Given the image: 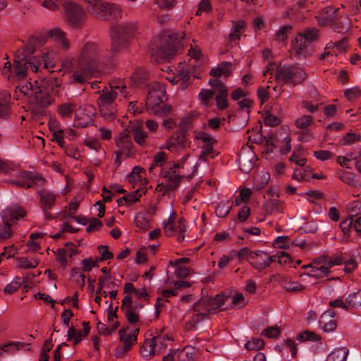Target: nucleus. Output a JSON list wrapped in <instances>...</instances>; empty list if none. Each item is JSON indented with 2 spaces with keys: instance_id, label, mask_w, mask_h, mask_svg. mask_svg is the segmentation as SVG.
Returning <instances> with one entry per match:
<instances>
[{
  "instance_id": "obj_22",
  "label": "nucleus",
  "mask_w": 361,
  "mask_h": 361,
  "mask_svg": "<svg viewBox=\"0 0 361 361\" xmlns=\"http://www.w3.org/2000/svg\"><path fill=\"white\" fill-rule=\"evenodd\" d=\"M77 105L73 102H66L58 105L56 112L60 118L64 121L72 118L73 113H75Z\"/></svg>"
},
{
  "instance_id": "obj_25",
  "label": "nucleus",
  "mask_w": 361,
  "mask_h": 361,
  "mask_svg": "<svg viewBox=\"0 0 361 361\" xmlns=\"http://www.w3.org/2000/svg\"><path fill=\"white\" fill-rule=\"evenodd\" d=\"M149 339L152 343L153 347L155 349V353L160 354L166 348L167 343L171 340V338L167 335L157 333V335L153 336Z\"/></svg>"
},
{
  "instance_id": "obj_34",
  "label": "nucleus",
  "mask_w": 361,
  "mask_h": 361,
  "mask_svg": "<svg viewBox=\"0 0 361 361\" xmlns=\"http://www.w3.org/2000/svg\"><path fill=\"white\" fill-rule=\"evenodd\" d=\"M349 350L346 348H337L327 356L326 361H346Z\"/></svg>"
},
{
  "instance_id": "obj_11",
  "label": "nucleus",
  "mask_w": 361,
  "mask_h": 361,
  "mask_svg": "<svg viewBox=\"0 0 361 361\" xmlns=\"http://www.w3.org/2000/svg\"><path fill=\"white\" fill-rule=\"evenodd\" d=\"M18 180H8L6 183L18 187L30 188L35 186L41 187L44 183V178L37 173L20 171L16 174Z\"/></svg>"
},
{
  "instance_id": "obj_36",
  "label": "nucleus",
  "mask_w": 361,
  "mask_h": 361,
  "mask_svg": "<svg viewBox=\"0 0 361 361\" xmlns=\"http://www.w3.org/2000/svg\"><path fill=\"white\" fill-rule=\"evenodd\" d=\"M228 95V89L217 90V92L215 97V101L216 102V106L219 110L226 109L228 104L227 97Z\"/></svg>"
},
{
  "instance_id": "obj_33",
  "label": "nucleus",
  "mask_w": 361,
  "mask_h": 361,
  "mask_svg": "<svg viewBox=\"0 0 361 361\" xmlns=\"http://www.w3.org/2000/svg\"><path fill=\"white\" fill-rule=\"evenodd\" d=\"M91 122V118L88 114L85 113V109L80 108L78 112L75 113V124L77 128L87 127Z\"/></svg>"
},
{
  "instance_id": "obj_57",
  "label": "nucleus",
  "mask_w": 361,
  "mask_h": 361,
  "mask_svg": "<svg viewBox=\"0 0 361 361\" xmlns=\"http://www.w3.org/2000/svg\"><path fill=\"white\" fill-rule=\"evenodd\" d=\"M281 332L280 327L278 326H269L266 328L262 332V336L267 338H277Z\"/></svg>"
},
{
  "instance_id": "obj_30",
  "label": "nucleus",
  "mask_w": 361,
  "mask_h": 361,
  "mask_svg": "<svg viewBox=\"0 0 361 361\" xmlns=\"http://www.w3.org/2000/svg\"><path fill=\"white\" fill-rule=\"evenodd\" d=\"M194 138L203 144L202 149H205L206 147L214 148V145L216 142L213 137L204 131H195Z\"/></svg>"
},
{
  "instance_id": "obj_32",
  "label": "nucleus",
  "mask_w": 361,
  "mask_h": 361,
  "mask_svg": "<svg viewBox=\"0 0 361 361\" xmlns=\"http://www.w3.org/2000/svg\"><path fill=\"white\" fill-rule=\"evenodd\" d=\"M209 311L211 314H214L217 311L224 310L223 307L225 303V299L223 296L216 295L214 298H207Z\"/></svg>"
},
{
  "instance_id": "obj_21",
  "label": "nucleus",
  "mask_w": 361,
  "mask_h": 361,
  "mask_svg": "<svg viewBox=\"0 0 361 361\" xmlns=\"http://www.w3.org/2000/svg\"><path fill=\"white\" fill-rule=\"evenodd\" d=\"M317 37L318 33L316 29L307 30L303 35H300L298 37L295 38V44H294L295 48L298 47L300 51L298 52L300 53V51L305 49V43L306 41L313 42L317 39Z\"/></svg>"
},
{
  "instance_id": "obj_55",
  "label": "nucleus",
  "mask_w": 361,
  "mask_h": 361,
  "mask_svg": "<svg viewBox=\"0 0 361 361\" xmlns=\"http://www.w3.org/2000/svg\"><path fill=\"white\" fill-rule=\"evenodd\" d=\"M247 304L244 295L242 293H236L233 296L231 307L233 309H240Z\"/></svg>"
},
{
  "instance_id": "obj_15",
  "label": "nucleus",
  "mask_w": 361,
  "mask_h": 361,
  "mask_svg": "<svg viewBox=\"0 0 361 361\" xmlns=\"http://www.w3.org/2000/svg\"><path fill=\"white\" fill-rule=\"evenodd\" d=\"M46 35L56 42L60 49L68 50L70 48V42L66 32L59 27H54L47 30Z\"/></svg>"
},
{
  "instance_id": "obj_24",
  "label": "nucleus",
  "mask_w": 361,
  "mask_h": 361,
  "mask_svg": "<svg viewBox=\"0 0 361 361\" xmlns=\"http://www.w3.org/2000/svg\"><path fill=\"white\" fill-rule=\"evenodd\" d=\"M190 79V73L185 69H180L174 76L169 78L170 82L173 85L180 83V87L183 90L188 87Z\"/></svg>"
},
{
  "instance_id": "obj_19",
  "label": "nucleus",
  "mask_w": 361,
  "mask_h": 361,
  "mask_svg": "<svg viewBox=\"0 0 361 361\" xmlns=\"http://www.w3.org/2000/svg\"><path fill=\"white\" fill-rule=\"evenodd\" d=\"M319 324L322 325V329L325 332L329 333L334 331L336 329L337 323L333 312L331 310L325 312L321 316Z\"/></svg>"
},
{
  "instance_id": "obj_28",
  "label": "nucleus",
  "mask_w": 361,
  "mask_h": 361,
  "mask_svg": "<svg viewBox=\"0 0 361 361\" xmlns=\"http://www.w3.org/2000/svg\"><path fill=\"white\" fill-rule=\"evenodd\" d=\"M231 63L224 62L210 71V75L216 78L224 76L228 78L231 75Z\"/></svg>"
},
{
  "instance_id": "obj_63",
  "label": "nucleus",
  "mask_w": 361,
  "mask_h": 361,
  "mask_svg": "<svg viewBox=\"0 0 361 361\" xmlns=\"http://www.w3.org/2000/svg\"><path fill=\"white\" fill-rule=\"evenodd\" d=\"M23 345L20 343H10L1 346V349L2 350V353H13L16 352V350H18L20 348L22 347Z\"/></svg>"
},
{
  "instance_id": "obj_44",
  "label": "nucleus",
  "mask_w": 361,
  "mask_h": 361,
  "mask_svg": "<svg viewBox=\"0 0 361 361\" xmlns=\"http://www.w3.org/2000/svg\"><path fill=\"white\" fill-rule=\"evenodd\" d=\"M312 169L309 166L304 169H295L292 178L297 180H305L310 178Z\"/></svg>"
},
{
  "instance_id": "obj_23",
  "label": "nucleus",
  "mask_w": 361,
  "mask_h": 361,
  "mask_svg": "<svg viewBox=\"0 0 361 361\" xmlns=\"http://www.w3.org/2000/svg\"><path fill=\"white\" fill-rule=\"evenodd\" d=\"M106 3L102 1H94L92 4L90 3L87 10L94 17L104 20L106 18Z\"/></svg>"
},
{
  "instance_id": "obj_4",
  "label": "nucleus",
  "mask_w": 361,
  "mask_h": 361,
  "mask_svg": "<svg viewBox=\"0 0 361 361\" xmlns=\"http://www.w3.org/2000/svg\"><path fill=\"white\" fill-rule=\"evenodd\" d=\"M35 50L32 47L27 45L25 48L18 49L15 54L13 67L11 68L10 62L4 64L3 74L7 75L8 79L20 80L25 78L30 69L32 72L38 71L39 66L36 65L35 60L31 59V54Z\"/></svg>"
},
{
  "instance_id": "obj_7",
  "label": "nucleus",
  "mask_w": 361,
  "mask_h": 361,
  "mask_svg": "<svg viewBox=\"0 0 361 361\" xmlns=\"http://www.w3.org/2000/svg\"><path fill=\"white\" fill-rule=\"evenodd\" d=\"M279 82L291 84L295 86L306 80L307 74L299 65L279 66L274 73Z\"/></svg>"
},
{
  "instance_id": "obj_1",
  "label": "nucleus",
  "mask_w": 361,
  "mask_h": 361,
  "mask_svg": "<svg viewBox=\"0 0 361 361\" xmlns=\"http://www.w3.org/2000/svg\"><path fill=\"white\" fill-rule=\"evenodd\" d=\"M111 51L103 44L95 42H87L81 47L77 61L78 67L74 70L75 82H85L93 71L107 64L111 58Z\"/></svg>"
},
{
  "instance_id": "obj_56",
  "label": "nucleus",
  "mask_w": 361,
  "mask_h": 361,
  "mask_svg": "<svg viewBox=\"0 0 361 361\" xmlns=\"http://www.w3.org/2000/svg\"><path fill=\"white\" fill-rule=\"evenodd\" d=\"M343 263V257L338 255H334L331 257H326L324 260V264L329 267V269L334 266H338Z\"/></svg>"
},
{
  "instance_id": "obj_18",
  "label": "nucleus",
  "mask_w": 361,
  "mask_h": 361,
  "mask_svg": "<svg viewBox=\"0 0 361 361\" xmlns=\"http://www.w3.org/2000/svg\"><path fill=\"white\" fill-rule=\"evenodd\" d=\"M161 176L166 179L169 190L176 189L183 178V175L180 173H175L173 171L166 169L161 170Z\"/></svg>"
},
{
  "instance_id": "obj_37",
  "label": "nucleus",
  "mask_w": 361,
  "mask_h": 361,
  "mask_svg": "<svg viewBox=\"0 0 361 361\" xmlns=\"http://www.w3.org/2000/svg\"><path fill=\"white\" fill-rule=\"evenodd\" d=\"M175 226L176 227V233L175 235H177V240L178 242L183 241L188 233V226L187 225L186 221L183 218H181L178 222L175 221Z\"/></svg>"
},
{
  "instance_id": "obj_9",
  "label": "nucleus",
  "mask_w": 361,
  "mask_h": 361,
  "mask_svg": "<svg viewBox=\"0 0 361 361\" xmlns=\"http://www.w3.org/2000/svg\"><path fill=\"white\" fill-rule=\"evenodd\" d=\"M185 37V32L175 33L169 35V38L157 50V56L161 59H168L175 56L181 48V40Z\"/></svg>"
},
{
  "instance_id": "obj_42",
  "label": "nucleus",
  "mask_w": 361,
  "mask_h": 361,
  "mask_svg": "<svg viewBox=\"0 0 361 361\" xmlns=\"http://www.w3.org/2000/svg\"><path fill=\"white\" fill-rule=\"evenodd\" d=\"M345 302L348 306L357 308L361 307V290L349 294L345 298Z\"/></svg>"
},
{
  "instance_id": "obj_62",
  "label": "nucleus",
  "mask_w": 361,
  "mask_h": 361,
  "mask_svg": "<svg viewBox=\"0 0 361 361\" xmlns=\"http://www.w3.org/2000/svg\"><path fill=\"white\" fill-rule=\"evenodd\" d=\"M140 197H141V194L139 192V189H137L134 192L125 196L126 204L128 206H130L132 204H133L134 202L139 201Z\"/></svg>"
},
{
  "instance_id": "obj_41",
  "label": "nucleus",
  "mask_w": 361,
  "mask_h": 361,
  "mask_svg": "<svg viewBox=\"0 0 361 361\" xmlns=\"http://www.w3.org/2000/svg\"><path fill=\"white\" fill-rule=\"evenodd\" d=\"M296 340L299 342L310 341L321 343L320 336L313 331H310L307 330L298 334L296 336Z\"/></svg>"
},
{
  "instance_id": "obj_49",
  "label": "nucleus",
  "mask_w": 361,
  "mask_h": 361,
  "mask_svg": "<svg viewBox=\"0 0 361 361\" xmlns=\"http://www.w3.org/2000/svg\"><path fill=\"white\" fill-rule=\"evenodd\" d=\"M313 122V118L311 116L303 115L298 118L295 121V125L297 128L305 130L307 129Z\"/></svg>"
},
{
  "instance_id": "obj_35",
  "label": "nucleus",
  "mask_w": 361,
  "mask_h": 361,
  "mask_svg": "<svg viewBox=\"0 0 361 361\" xmlns=\"http://www.w3.org/2000/svg\"><path fill=\"white\" fill-rule=\"evenodd\" d=\"M134 221L137 227L147 230L150 228L151 216L147 212H140L135 215Z\"/></svg>"
},
{
  "instance_id": "obj_53",
  "label": "nucleus",
  "mask_w": 361,
  "mask_h": 361,
  "mask_svg": "<svg viewBox=\"0 0 361 361\" xmlns=\"http://www.w3.org/2000/svg\"><path fill=\"white\" fill-rule=\"evenodd\" d=\"M147 78V73L144 68L140 67L135 69L132 75V79L135 83L145 81Z\"/></svg>"
},
{
  "instance_id": "obj_43",
  "label": "nucleus",
  "mask_w": 361,
  "mask_h": 361,
  "mask_svg": "<svg viewBox=\"0 0 361 361\" xmlns=\"http://www.w3.org/2000/svg\"><path fill=\"white\" fill-rule=\"evenodd\" d=\"M195 348L192 346H186L178 352V357L180 361H193Z\"/></svg>"
},
{
  "instance_id": "obj_5",
  "label": "nucleus",
  "mask_w": 361,
  "mask_h": 361,
  "mask_svg": "<svg viewBox=\"0 0 361 361\" xmlns=\"http://www.w3.org/2000/svg\"><path fill=\"white\" fill-rule=\"evenodd\" d=\"M138 34V26L135 22H123L113 25L109 32L111 51L116 53L127 49Z\"/></svg>"
},
{
  "instance_id": "obj_10",
  "label": "nucleus",
  "mask_w": 361,
  "mask_h": 361,
  "mask_svg": "<svg viewBox=\"0 0 361 361\" xmlns=\"http://www.w3.org/2000/svg\"><path fill=\"white\" fill-rule=\"evenodd\" d=\"M339 9L338 8H334L330 6L324 8L320 13L319 22L324 25H331L335 31L343 33L348 30L350 27V23L347 18H345L340 25L338 22V12Z\"/></svg>"
},
{
  "instance_id": "obj_50",
  "label": "nucleus",
  "mask_w": 361,
  "mask_h": 361,
  "mask_svg": "<svg viewBox=\"0 0 361 361\" xmlns=\"http://www.w3.org/2000/svg\"><path fill=\"white\" fill-rule=\"evenodd\" d=\"M167 159L168 156L164 152H158L154 156L153 164L152 166L149 168V170L152 171L154 166H162L166 161Z\"/></svg>"
},
{
  "instance_id": "obj_14",
  "label": "nucleus",
  "mask_w": 361,
  "mask_h": 361,
  "mask_svg": "<svg viewBox=\"0 0 361 361\" xmlns=\"http://www.w3.org/2000/svg\"><path fill=\"white\" fill-rule=\"evenodd\" d=\"M273 262H276V257L269 256L264 251L258 250L250 254V263L259 271L269 267Z\"/></svg>"
},
{
  "instance_id": "obj_46",
  "label": "nucleus",
  "mask_w": 361,
  "mask_h": 361,
  "mask_svg": "<svg viewBox=\"0 0 361 361\" xmlns=\"http://www.w3.org/2000/svg\"><path fill=\"white\" fill-rule=\"evenodd\" d=\"M176 216L175 214L169 216L167 222L164 224V231L166 235L171 236L176 233V227L175 226Z\"/></svg>"
},
{
  "instance_id": "obj_6",
  "label": "nucleus",
  "mask_w": 361,
  "mask_h": 361,
  "mask_svg": "<svg viewBox=\"0 0 361 361\" xmlns=\"http://www.w3.org/2000/svg\"><path fill=\"white\" fill-rule=\"evenodd\" d=\"M164 95L165 90L161 84L153 82L150 85L147 105L156 115L161 117L166 116L171 111V106L163 102Z\"/></svg>"
},
{
  "instance_id": "obj_60",
  "label": "nucleus",
  "mask_w": 361,
  "mask_h": 361,
  "mask_svg": "<svg viewBox=\"0 0 361 361\" xmlns=\"http://www.w3.org/2000/svg\"><path fill=\"white\" fill-rule=\"evenodd\" d=\"M269 178V176L267 173L258 174L254 178L255 184L258 189L262 188L267 184Z\"/></svg>"
},
{
  "instance_id": "obj_17",
  "label": "nucleus",
  "mask_w": 361,
  "mask_h": 361,
  "mask_svg": "<svg viewBox=\"0 0 361 361\" xmlns=\"http://www.w3.org/2000/svg\"><path fill=\"white\" fill-rule=\"evenodd\" d=\"M194 312L195 314L192 317V320L195 323L200 322L211 314L209 311L207 298H201L194 305Z\"/></svg>"
},
{
  "instance_id": "obj_64",
  "label": "nucleus",
  "mask_w": 361,
  "mask_h": 361,
  "mask_svg": "<svg viewBox=\"0 0 361 361\" xmlns=\"http://www.w3.org/2000/svg\"><path fill=\"white\" fill-rule=\"evenodd\" d=\"M81 264L82 265V271L85 272L90 271L93 267L97 266V262L92 258L82 259Z\"/></svg>"
},
{
  "instance_id": "obj_51",
  "label": "nucleus",
  "mask_w": 361,
  "mask_h": 361,
  "mask_svg": "<svg viewBox=\"0 0 361 361\" xmlns=\"http://www.w3.org/2000/svg\"><path fill=\"white\" fill-rule=\"evenodd\" d=\"M68 341L74 339V345H77L82 338V331H78L73 326L69 327L67 334Z\"/></svg>"
},
{
  "instance_id": "obj_47",
  "label": "nucleus",
  "mask_w": 361,
  "mask_h": 361,
  "mask_svg": "<svg viewBox=\"0 0 361 361\" xmlns=\"http://www.w3.org/2000/svg\"><path fill=\"white\" fill-rule=\"evenodd\" d=\"M18 266L23 269H32L38 266L39 261L37 259H27L26 257H20L17 260Z\"/></svg>"
},
{
  "instance_id": "obj_54",
  "label": "nucleus",
  "mask_w": 361,
  "mask_h": 361,
  "mask_svg": "<svg viewBox=\"0 0 361 361\" xmlns=\"http://www.w3.org/2000/svg\"><path fill=\"white\" fill-rule=\"evenodd\" d=\"M291 28L292 26L290 25L282 26L275 34V40L279 42H284L287 39L288 32Z\"/></svg>"
},
{
  "instance_id": "obj_45",
  "label": "nucleus",
  "mask_w": 361,
  "mask_h": 361,
  "mask_svg": "<svg viewBox=\"0 0 361 361\" xmlns=\"http://www.w3.org/2000/svg\"><path fill=\"white\" fill-rule=\"evenodd\" d=\"M140 351L142 357L146 359H149L152 355L157 354L155 353V349L153 347L152 343L149 338H146L140 348Z\"/></svg>"
},
{
  "instance_id": "obj_52",
  "label": "nucleus",
  "mask_w": 361,
  "mask_h": 361,
  "mask_svg": "<svg viewBox=\"0 0 361 361\" xmlns=\"http://www.w3.org/2000/svg\"><path fill=\"white\" fill-rule=\"evenodd\" d=\"M264 342L260 338H253L245 344V348L248 350H259L264 348Z\"/></svg>"
},
{
  "instance_id": "obj_38",
  "label": "nucleus",
  "mask_w": 361,
  "mask_h": 361,
  "mask_svg": "<svg viewBox=\"0 0 361 361\" xmlns=\"http://www.w3.org/2000/svg\"><path fill=\"white\" fill-rule=\"evenodd\" d=\"M106 18L104 20H110L121 16V8L118 5L114 4L106 3Z\"/></svg>"
},
{
  "instance_id": "obj_8",
  "label": "nucleus",
  "mask_w": 361,
  "mask_h": 361,
  "mask_svg": "<svg viewBox=\"0 0 361 361\" xmlns=\"http://www.w3.org/2000/svg\"><path fill=\"white\" fill-rule=\"evenodd\" d=\"M25 215L26 211L22 206L14 205L4 209L1 213L4 225H0V240L11 238L13 231L10 226Z\"/></svg>"
},
{
  "instance_id": "obj_59",
  "label": "nucleus",
  "mask_w": 361,
  "mask_h": 361,
  "mask_svg": "<svg viewBox=\"0 0 361 361\" xmlns=\"http://www.w3.org/2000/svg\"><path fill=\"white\" fill-rule=\"evenodd\" d=\"M360 140L361 136L360 134H355L351 132L346 133L345 135L342 139L343 145H351L355 142H359Z\"/></svg>"
},
{
  "instance_id": "obj_2",
  "label": "nucleus",
  "mask_w": 361,
  "mask_h": 361,
  "mask_svg": "<svg viewBox=\"0 0 361 361\" xmlns=\"http://www.w3.org/2000/svg\"><path fill=\"white\" fill-rule=\"evenodd\" d=\"M62 81L60 78L51 76L39 80L34 84L26 82L17 87L18 90L27 96L36 114H42L44 109L50 106L54 101V96L60 92Z\"/></svg>"
},
{
  "instance_id": "obj_26",
  "label": "nucleus",
  "mask_w": 361,
  "mask_h": 361,
  "mask_svg": "<svg viewBox=\"0 0 361 361\" xmlns=\"http://www.w3.org/2000/svg\"><path fill=\"white\" fill-rule=\"evenodd\" d=\"M190 141L185 136H178L176 139L171 140L166 146V148L170 151L175 149H184L190 147Z\"/></svg>"
},
{
  "instance_id": "obj_12",
  "label": "nucleus",
  "mask_w": 361,
  "mask_h": 361,
  "mask_svg": "<svg viewBox=\"0 0 361 361\" xmlns=\"http://www.w3.org/2000/svg\"><path fill=\"white\" fill-rule=\"evenodd\" d=\"M65 18L67 23L73 27L82 25L85 20L84 10L78 4L68 1L64 4Z\"/></svg>"
},
{
  "instance_id": "obj_61",
  "label": "nucleus",
  "mask_w": 361,
  "mask_h": 361,
  "mask_svg": "<svg viewBox=\"0 0 361 361\" xmlns=\"http://www.w3.org/2000/svg\"><path fill=\"white\" fill-rule=\"evenodd\" d=\"M361 94V91L357 87L347 89L344 92L345 97L349 101H353L358 98Z\"/></svg>"
},
{
  "instance_id": "obj_31",
  "label": "nucleus",
  "mask_w": 361,
  "mask_h": 361,
  "mask_svg": "<svg viewBox=\"0 0 361 361\" xmlns=\"http://www.w3.org/2000/svg\"><path fill=\"white\" fill-rule=\"evenodd\" d=\"M305 269H309V271L307 273L308 276H311L315 279H321L324 276H326L330 273L329 267L326 266L324 263V265L320 267H313L311 264H308L307 266L303 267Z\"/></svg>"
},
{
  "instance_id": "obj_13",
  "label": "nucleus",
  "mask_w": 361,
  "mask_h": 361,
  "mask_svg": "<svg viewBox=\"0 0 361 361\" xmlns=\"http://www.w3.org/2000/svg\"><path fill=\"white\" fill-rule=\"evenodd\" d=\"M116 144L118 149L115 152V163L119 166L123 160L130 157L133 143L128 135H123L116 140Z\"/></svg>"
},
{
  "instance_id": "obj_16",
  "label": "nucleus",
  "mask_w": 361,
  "mask_h": 361,
  "mask_svg": "<svg viewBox=\"0 0 361 361\" xmlns=\"http://www.w3.org/2000/svg\"><path fill=\"white\" fill-rule=\"evenodd\" d=\"M140 329H130L128 327L121 328L119 331V340L125 346L126 350H130L131 347L137 342V337Z\"/></svg>"
},
{
  "instance_id": "obj_3",
  "label": "nucleus",
  "mask_w": 361,
  "mask_h": 361,
  "mask_svg": "<svg viewBox=\"0 0 361 361\" xmlns=\"http://www.w3.org/2000/svg\"><path fill=\"white\" fill-rule=\"evenodd\" d=\"M99 94L97 103L99 114L106 121H113L117 116V102L121 101V97L128 98L130 94V88L124 81H113L109 87H104Z\"/></svg>"
},
{
  "instance_id": "obj_48",
  "label": "nucleus",
  "mask_w": 361,
  "mask_h": 361,
  "mask_svg": "<svg viewBox=\"0 0 361 361\" xmlns=\"http://www.w3.org/2000/svg\"><path fill=\"white\" fill-rule=\"evenodd\" d=\"M10 97L6 94H0V117H5L9 113Z\"/></svg>"
},
{
  "instance_id": "obj_27",
  "label": "nucleus",
  "mask_w": 361,
  "mask_h": 361,
  "mask_svg": "<svg viewBox=\"0 0 361 361\" xmlns=\"http://www.w3.org/2000/svg\"><path fill=\"white\" fill-rule=\"evenodd\" d=\"M306 243L304 240H293L292 242L290 241V239L287 236H279L277 237L274 241V245L276 247L279 248H288L290 245H295V246H299L301 247H303L305 245Z\"/></svg>"
},
{
  "instance_id": "obj_58",
  "label": "nucleus",
  "mask_w": 361,
  "mask_h": 361,
  "mask_svg": "<svg viewBox=\"0 0 361 361\" xmlns=\"http://www.w3.org/2000/svg\"><path fill=\"white\" fill-rule=\"evenodd\" d=\"M283 288L290 292H298L304 288V286L298 281H288L283 283Z\"/></svg>"
},
{
  "instance_id": "obj_20",
  "label": "nucleus",
  "mask_w": 361,
  "mask_h": 361,
  "mask_svg": "<svg viewBox=\"0 0 361 361\" xmlns=\"http://www.w3.org/2000/svg\"><path fill=\"white\" fill-rule=\"evenodd\" d=\"M40 196L41 208L42 210L51 209L56 200V195L48 190L38 192Z\"/></svg>"
},
{
  "instance_id": "obj_29",
  "label": "nucleus",
  "mask_w": 361,
  "mask_h": 361,
  "mask_svg": "<svg viewBox=\"0 0 361 361\" xmlns=\"http://www.w3.org/2000/svg\"><path fill=\"white\" fill-rule=\"evenodd\" d=\"M134 141L139 145L143 146L146 145L148 135L142 129L140 123L135 124L132 128Z\"/></svg>"
},
{
  "instance_id": "obj_39",
  "label": "nucleus",
  "mask_w": 361,
  "mask_h": 361,
  "mask_svg": "<svg viewBox=\"0 0 361 361\" xmlns=\"http://www.w3.org/2000/svg\"><path fill=\"white\" fill-rule=\"evenodd\" d=\"M233 203L230 200L221 201L216 208V214L218 217L225 218L230 213Z\"/></svg>"
},
{
  "instance_id": "obj_40",
  "label": "nucleus",
  "mask_w": 361,
  "mask_h": 361,
  "mask_svg": "<svg viewBox=\"0 0 361 361\" xmlns=\"http://www.w3.org/2000/svg\"><path fill=\"white\" fill-rule=\"evenodd\" d=\"M337 177L343 183L350 185L356 186L357 181L355 179V176L353 173L339 170L337 172Z\"/></svg>"
}]
</instances>
